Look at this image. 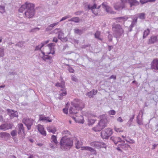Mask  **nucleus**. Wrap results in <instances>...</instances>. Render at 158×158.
<instances>
[{
	"mask_svg": "<svg viewBox=\"0 0 158 158\" xmlns=\"http://www.w3.org/2000/svg\"><path fill=\"white\" fill-rule=\"evenodd\" d=\"M34 4L32 3L26 2L24 4L22 5L19 10L20 13L24 12L23 16L28 18H32L35 14Z\"/></svg>",
	"mask_w": 158,
	"mask_h": 158,
	"instance_id": "1",
	"label": "nucleus"
},
{
	"mask_svg": "<svg viewBox=\"0 0 158 158\" xmlns=\"http://www.w3.org/2000/svg\"><path fill=\"white\" fill-rule=\"evenodd\" d=\"M47 46L48 47L49 49L50 50L51 52H49L47 53V55H45V53L42 51V53L43 55V56L42 58L43 60L44 61H47L49 64H51L52 62V57L48 55H49L52 54L53 55L55 53V51L54 50V48L53 47L55 46V44L54 43H50L47 45Z\"/></svg>",
	"mask_w": 158,
	"mask_h": 158,
	"instance_id": "2",
	"label": "nucleus"
},
{
	"mask_svg": "<svg viewBox=\"0 0 158 158\" xmlns=\"http://www.w3.org/2000/svg\"><path fill=\"white\" fill-rule=\"evenodd\" d=\"M101 120L98 125L93 128V129L95 131H99L107 126L108 123L107 118L105 115H102L100 116Z\"/></svg>",
	"mask_w": 158,
	"mask_h": 158,
	"instance_id": "3",
	"label": "nucleus"
},
{
	"mask_svg": "<svg viewBox=\"0 0 158 158\" xmlns=\"http://www.w3.org/2000/svg\"><path fill=\"white\" fill-rule=\"evenodd\" d=\"M60 144L61 148L69 150L73 146V142L71 139L63 137L60 140Z\"/></svg>",
	"mask_w": 158,
	"mask_h": 158,
	"instance_id": "4",
	"label": "nucleus"
},
{
	"mask_svg": "<svg viewBox=\"0 0 158 158\" xmlns=\"http://www.w3.org/2000/svg\"><path fill=\"white\" fill-rule=\"evenodd\" d=\"M112 30L114 36L116 38L120 37L124 33V30L122 26L118 24H113Z\"/></svg>",
	"mask_w": 158,
	"mask_h": 158,
	"instance_id": "5",
	"label": "nucleus"
},
{
	"mask_svg": "<svg viewBox=\"0 0 158 158\" xmlns=\"http://www.w3.org/2000/svg\"><path fill=\"white\" fill-rule=\"evenodd\" d=\"M72 105L78 111L81 110L84 107V104L82 101L78 99H75L72 102Z\"/></svg>",
	"mask_w": 158,
	"mask_h": 158,
	"instance_id": "6",
	"label": "nucleus"
},
{
	"mask_svg": "<svg viewBox=\"0 0 158 158\" xmlns=\"http://www.w3.org/2000/svg\"><path fill=\"white\" fill-rule=\"evenodd\" d=\"M110 139L112 140L115 144H117L118 142L123 143L120 145L122 148L125 150H126L127 148L130 147L129 145L127 143L124 144L125 141L122 140L119 137L112 136L111 137Z\"/></svg>",
	"mask_w": 158,
	"mask_h": 158,
	"instance_id": "7",
	"label": "nucleus"
},
{
	"mask_svg": "<svg viewBox=\"0 0 158 158\" xmlns=\"http://www.w3.org/2000/svg\"><path fill=\"white\" fill-rule=\"evenodd\" d=\"M56 86L57 87H60L62 89H60V97H59V99H61L60 97L61 96H65L66 95V91L65 88H64L65 87L64 82H63L61 83H57L56 84Z\"/></svg>",
	"mask_w": 158,
	"mask_h": 158,
	"instance_id": "8",
	"label": "nucleus"
},
{
	"mask_svg": "<svg viewBox=\"0 0 158 158\" xmlns=\"http://www.w3.org/2000/svg\"><path fill=\"white\" fill-rule=\"evenodd\" d=\"M113 133L112 130L110 128L106 129L101 133V136L103 139H108Z\"/></svg>",
	"mask_w": 158,
	"mask_h": 158,
	"instance_id": "9",
	"label": "nucleus"
},
{
	"mask_svg": "<svg viewBox=\"0 0 158 158\" xmlns=\"http://www.w3.org/2000/svg\"><path fill=\"white\" fill-rule=\"evenodd\" d=\"M33 122V119L28 118H24L23 119V122L27 126L28 130L31 129Z\"/></svg>",
	"mask_w": 158,
	"mask_h": 158,
	"instance_id": "10",
	"label": "nucleus"
},
{
	"mask_svg": "<svg viewBox=\"0 0 158 158\" xmlns=\"http://www.w3.org/2000/svg\"><path fill=\"white\" fill-rule=\"evenodd\" d=\"M51 140V143H49V146L50 148L54 149L56 147L58 142L57 141L56 136L54 135L52 136Z\"/></svg>",
	"mask_w": 158,
	"mask_h": 158,
	"instance_id": "11",
	"label": "nucleus"
},
{
	"mask_svg": "<svg viewBox=\"0 0 158 158\" xmlns=\"http://www.w3.org/2000/svg\"><path fill=\"white\" fill-rule=\"evenodd\" d=\"M90 146L95 148H106V145L103 142H100L98 141H94L90 143Z\"/></svg>",
	"mask_w": 158,
	"mask_h": 158,
	"instance_id": "12",
	"label": "nucleus"
},
{
	"mask_svg": "<svg viewBox=\"0 0 158 158\" xmlns=\"http://www.w3.org/2000/svg\"><path fill=\"white\" fill-rule=\"evenodd\" d=\"M13 125L12 123H6L2 124L0 126V130L6 131L9 129H11Z\"/></svg>",
	"mask_w": 158,
	"mask_h": 158,
	"instance_id": "13",
	"label": "nucleus"
},
{
	"mask_svg": "<svg viewBox=\"0 0 158 158\" xmlns=\"http://www.w3.org/2000/svg\"><path fill=\"white\" fill-rule=\"evenodd\" d=\"M10 137L9 133L3 132H0V138L2 140L7 141L10 138Z\"/></svg>",
	"mask_w": 158,
	"mask_h": 158,
	"instance_id": "14",
	"label": "nucleus"
},
{
	"mask_svg": "<svg viewBox=\"0 0 158 158\" xmlns=\"http://www.w3.org/2000/svg\"><path fill=\"white\" fill-rule=\"evenodd\" d=\"M121 1V2L117 3L114 5V8L116 10H120L122 9L125 7V2Z\"/></svg>",
	"mask_w": 158,
	"mask_h": 158,
	"instance_id": "15",
	"label": "nucleus"
},
{
	"mask_svg": "<svg viewBox=\"0 0 158 158\" xmlns=\"http://www.w3.org/2000/svg\"><path fill=\"white\" fill-rule=\"evenodd\" d=\"M151 69L154 70H158V60L157 59H154L151 64Z\"/></svg>",
	"mask_w": 158,
	"mask_h": 158,
	"instance_id": "16",
	"label": "nucleus"
},
{
	"mask_svg": "<svg viewBox=\"0 0 158 158\" xmlns=\"http://www.w3.org/2000/svg\"><path fill=\"white\" fill-rule=\"evenodd\" d=\"M19 127L18 134L22 136L23 138L24 137L25 134L24 133V128L23 125L22 124H19L18 125Z\"/></svg>",
	"mask_w": 158,
	"mask_h": 158,
	"instance_id": "17",
	"label": "nucleus"
},
{
	"mask_svg": "<svg viewBox=\"0 0 158 158\" xmlns=\"http://www.w3.org/2000/svg\"><path fill=\"white\" fill-rule=\"evenodd\" d=\"M6 111L11 118H13L14 117H17L18 116V113L16 111H15L13 110L9 109H7Z\"/></svg>",
	"mask_w": 158,
	"mask_h": 158,
	"instance_id": "18",
	"label": "nucleus"
},
{
	"mask_svg": "<svg viewBox=\"0 0 158 158\" xmlns=\"http://www.w3.org/2000/svg\"><path fill=\"white\" fill-rule=\"evenodd\" d=\"M158 41L157 37L156 36L152 35L148 39V44H154Z\"/></svg>",
	"mask_w": 158,
	"mask_h": 158,
	"instance_id": "19",
	"label": "nucleus"
},
{
	"mask_svg": "<svg viewBox=\"0 0 158 158\" xmlns=\"http://www.w3.org/2000/svg\"><path fill=\"white\" fill-rule=\"evenodd\" d=\"M97 6V4L95 3H94L93 6H91L89 4L87 6L88 9L89 10H91L92 12L95 15H97L98 14V13L96 11L94 10L96 8Z\"/></svg>",
	"mask_w": 158,
	"mask_h": 158,
	"instance_id": "20",
	"label": "nucleus"
},
{
	"mask_svg": "<svg viewBox=\"0 0 158 158\" xmlns=\"http://www.w3.org/2000/svg\"><path fill=\"white\" fill-rule=\"evenodd\" d=\"M101 6L103 8L105 9L106 11L107 12L111 14L114 13V12L112 11L110 7L108 6L106 3H103Z\"/></svg>",
	"mask_w": 158,
	"mask_h": 158,
	"instance_id": "21",
	"label": "nucleus"
},
{
	"mask_svg": "<svg viewBox=\"0 0 158 158\" xmlns=\"http://www.w3.org/2000/svg\"><path fill=\"white\" fill-rule=\"evenodd\" d=\"M38 129L39 132L43 135L46 136V131L44 130L43 126L39 124L38 126Z\"/></svg>",
	"mask_w": 158,
	"mask_h": 158,
	"instance_id": "22",
	"label": "nucleus"
},
{
	"mask_svg": "<svg viewBox=\"0 0 158 158\" xmlns=\"http://www.w3.org/2000/svg\"><path fill=\"white\" fill-rule=\"evenodd\" d=\"M82 150H86L89 151L93 154H96V151L93 148L88 146H83L81 147Z\"/></svg>",
	"mask_w": 158,
	"mask_h": 158,
	"instance_id": "23",
	"label": "nucleus"
},
{
	"mask_svg": "<svg viewBox=\"0 0 158 158\" xmlns=\"http://www.w3.org/2000/svg\"><path fill=\"white\" fill-rule=\"evenodd\" d=\"M73 118L76 123H84V120L83 116L81 115H80L79 118H77L73 117Z\"/></svg>",
	"mask_w": 158,
	"mask_h": 158,
	"instance_id": "24",
	"label": "nucleus"
},
{
	"mask_svg": "<svg viewBox=\"0 0 158 158\" xmlns=\"http://www.w3.org/2000/svg\"><path fill=\"white\" fill-rule=\"evenodd\" d=\"M39 120L43 121H46L49 122H52V120L50 119V118L48 117L41 116Z\"/></svg>",
	"mask_w": 158,
	"mask_h": 158,
	"instance_id": "25",
	"label": "nucleus"
},
{
	"mask_svg": "<svg viewBox=\"0 0 158 158\" xmlns=\"http://www.w3.org/2000/svg\"><path fill=\"white\" fill-rule=\"evenodd\" d=\"M97 91V90L94 89L93 90L87 93L86 95L90 98H92L94 95L96 94Z\"/></svg>",
	"mask_w": 158,
	"mask_h": 158,
	"instance_id": "26",
	"label": "nucleus"
},
{
	"mask_svg": "<svg viewBox=\"0 0 158 158\" xmlns=\"http://www.w3.org/2000/svg\"><path fill=\"white\" fill-rule=\"evenodd\" d=\"M137 20V17L135 18L132 22L131 23L130 26V27H131V29H130V31H131L132 30V28L136 24Z\"/></svg>",
	"mask_w": 158,
	"mask_h": 158,
	"instance_id": "27",
	"label": "nucleus"
},
{
	"mask_svg": "<svg viewBox=\"0 0 158 158\" xmlns=\"http://www.w3.org/2000/svg\"><path fill=\"white\" fill-rule=\"evenodd\" d=\"M79 20L80 19L78 17H74L69 19V21H72L76 23H77L79 22Z\"/></svg>",
	"mask_w": 158,
	"mask_h": 158,
	"instance_id": "28",
	"label": "nucleus"
},
{
	"mask_svg": "<svg viewBox=\"0 0 158 158\" xmlns=\"http://www.w3.org/2000/svg\"><path fill=\"white\" fill-rule=\"evenodd\" d=\"M77 110L74 107H70L69 109V112L70 114H76L77 113Z\"/></svg>",
	"mask_w": 158,
	"mask_h": 158,
	"instance_id": "29",
	"label": "nucleus"
},
{
	"mask_svg": "<svg viewBox=\"0 0 158 158\" xmlns=\"http://www.w3.org/2000/svg\"><path fill=\"white\" fill-rule=\"evenodd\" d=\"M150 31L149 29L148 28L143 32V38L144 39L150 33Z\"/></svg>",
	"mask_w": 158,
	"mask_h": 158,
	"instance_id": "30",
	"label": "nucleus"
},
{
	"mask_svg": "<svg viewBox=\"0 0 158 158\" xmlns=\"http://www.w3.org/2000/svg\"><path fill=\"white\" fill-rule=\"evenodd\" d=\"M47 130L48 131L51 132L53 133H54L56 131V128L53 127H49L47 128Z\"/></svg>",
	"mask_w": 158,
	"mask_h": 158,
	"instance_id": "31",
	"label": "nucleus"
},
{
	"mask_svg": "<svg viewBox=\"0 0 158 158\" xmlns=\"http://www.w3.org/2000/svg\"><path fill=\"white\" fill-rule=\"evenodd\" d=\"M100 34L101 33L100 31H97L95 34L94 36L98 40H102V39L100 37Z\"/></svg>",
	"mask_w": 158,
	"mask_h": 158,
	"instance_id": "32",
	"label": "nucleus"
},
{
	"mask_svg": "<svg viewBox=\"0 0 158 158\" xmlns=\"http://www.w3.org/2000/svg\"><path fill=\"white\" fill-rule=\"evenodd\" d=\"M75 144L76 148L78 149L81 147V146L82 145V143L79 142V141L76 140Z\"/></svg>",
	"mask_w": 158,
	"mask_h": 158,
	"instance_id": "33",
	"label": "nucleus"
},
{
	"mask_svg": "<svg viewBox=\"0 0 158 158\" xmlns=\"http://www.w3.org/2000/svg\"><path fill=\"white\" fill-rule=\"evenodd\" d=\"M138 15V18L140 19H143L145 18V14L144 13H139Z\"/></svg>",
	"mask_w": 158,
	"mask_h": 158,
	"instance_id": "34",
	"label": "nucleus"
},
{
	"mask_svg": "<svg viewBox=\"0 0 158 158\" xmlns=\"http://www.w3.org/2000/svg\"><path fill=\"white\" fill-rule=\"evenodd\" d=\"M64 33L60 30L59 31V33L58 34V37L59 39L61 40L62 37L64 36Z\"/></svg>",
	"mask_w": 158,
	"mask_h": 158,
	"instance_id": "35",
	"label": "nucleus"
},
{
	"mask_svg": "<svg viewBox=\"0 0 158 158\" xmlns=\"http://www.w3.org/2000/svg\"><path fill=\"white\" fill-rule=\"evenodd\" d=\"M128 19L127 17H120L117 18V20H122L123 22L127 20Z\"/></svg>",
	"mask_w": 158,
	"mask_h": 158,
	"instance_id": "36",
	"label": "nucleus"
},
{
	"mask_svg": "<svg viewBox=\"0 0 158 158\" xmlns=\"http://www.w3.org/2000/svg\"><path fill=\"white\" fill-rule=\"evenodd\" d=\"M95 120L94 119H88V125L89 126L92 125L95 123Z\"/></svg>",
	"mask_w": 158,
	"mask_h": 158,
	"instance_id": "37",
	"label": "nucleus"
},
{
	"mask_svg": "<svg viewBox=\"0 0 158 158\" xmlns=\"http://www.w3.org/2000/svg\"><path fill=\"white\" fill-rule=\"evenodd\" d=\"M74 32L76 34H77L80 35L82 34V31L81 30L79 29H74Z\"/></svg>",
	"mask_w": 158,
	"mask_h": 158,
	"instance_id": "38",
	"label": "nucleus"
},
{
	"mask_svg": "<svg viewBox=\"0 0 158 158\" xmlns=\"http://www.w3.org/2000/svg\"><path fill=\"white\" fill-rule=\"evenodd\" d=\"M40 28L39 27H35L33 28L29 31L30 32L35 33L37 31H39Z\"/></svg>",
	"mask_w": 158,
	"mask_h": 158,
	"instance_id": "39",
	"label": "nucleus"
},
{
	"mask_svg": "<svg viewBox=\"0 0 158 158\" xmlns=\"http://www.w3.org/2000/svg\"><path fill=\"white\" fill-rule=\"evenodd\" d=\"M24 42L23 41L19 42L17 43L15 45L20 48L22 47L23 45Z\"/></svg>",
	"mask_w": 158,
	"mask_h": 158,
	"instance_id": "40",
	"label": "nucleus"
},
{
	"mask_svg": "<svg viewBox=\"0 0 158 158\" xmlns=\"http://www.w3.org/2000/svg\"><path fill=\"white\" fill-rule=\"evenodd\" d=\"M5 12V7L0 5V12L3 13Z\"/></svg>",
	"mask_w": 158,
	"mask_h": 158,
	"instance_id": "41",
	"label": "nucleus"
},
{
	"mask_svg": "<svg viewBox=\"0 0 158 158\" xmlns=\"http://www.w3.org/2000/svg\"><path fill=\"white\" fill-rule=\"evenodd\" d=\"M12 137H14L17 135V132L16 130H13L11 131L10 133Z\"/></svg>",
	"mask_w": 158,
	"mask_h": 158,
	"instance_id": "42",
	"label": "nucleus"
},
{
	"mask_svg": "<svg viewBox=\"0 0 158 158\" xmlns=\"http://www.w3.org/2000/svg\"><path fill=\"white\" fill-rule=\"evenodd\" d=\"M71 17V16L70 15H67L63 17L60 21V22H61L64 20H66V19L70 18Z\"/></svg>",
	"mask_w": 158,
	"mask_h": 158,
	"instance_id": "43",
	"label": "nucleus"
},
{
	"mask_svg": "<svg viewBox=\"0 0 158 158\" xmlns=\"http://www.w3.org/2000/svg\"><path fill=\"white\" fill-rule=\"evenodd\" d=\"M71 80L77 82L78 81V79L74 75H72L71 76Z\"/></svg>",
	"mask_w": 158,
	"mask_h": 158,
	"instance_id": "44",
	"label": "nucleus"
},
{
	"mask_svg": "<svg viewBox=\"0 0 158 158\" xmlns=\"http://www.w3.org/2000/svg\"><path fill=\"white\" fill-rule=\"evenodd\" d=\"M108 113L109 114L114 115L116 113V112L114 110H112L109 111Z\"/></svg>",
	"mask_w": 158,
	"mask_h": 158,
	"instance_id": "45",
	"label": "nucleus"
},
{
	"mask_svg": "<svg viewBox=\"0 0 158 158\" xmlns=\"http://www.w3.org/2000/svg\"><path fill=\"white\" fill-rule=\"evenodd\" d=\"M49 41V40H48L47 41H45L41 43L40 44L41 45V47H43L44 46L45 44H48Z\"/></svg>",
	"mask_w": 158,
	"mask_h": 158,
	"instance_id": "46",
	"label": "nucleus"
},
{
	"mask_svg": "<svg viewBox=\"0 0 158 158\" xmlns=\"http://www.w3.org/2000/svg\"><path fill=\"white\" fill-rule=\"evenodd\" d=\"M4 55V50L3 48H0V56L2 57Z\"/></svg>",
	"mask_w": 158,
	"mask_h": 158,
	"instance_id": "47",
	"label": "nucleus"
},
{
	"mask_svg": "<svg viewBox=\"0 0 158 158\" xmlns=\"http://www.w3.org/2000/svg\"><path fill=\"white\" fill-rule=\"evenodd\" d=\"M42 47H41V44L38 45L37 46H36L35 47V51H37V50H41V48Z\"/></svg>",
	"mask_w": 158,
	"mask_h": 158,
	"instance_id": "48",
	"label": "nucleus"
},
{
	"mask_svg": "<svg viewBox=\"0 0 158 158\" xmlns=\"http://www.w3.org/2000/svg\"><path fill=\"white\" fill-rule=\"evenodd\" d=\"M137 123L139 125H142L143 124L142 121L141 120L139 119L138 117H137Z\"/></svg>",
	"mask_w": 158,
	"mask_h": 158,
	"instance_id": "49",
	"label": "nucleus"
},
{
	"mask_svg": "<svg viewBox=\"0 0 158 158\" xmlns=\"http://www.w3.org/2000/svg\"><path fill=\"white\" fill-rule=\"evenodd\" d=\"M140 2L141 4H143L148 2V0H140Z\"/></svg>",
	"mask_w": 158,
	"mask_h": 158,
	"instance_id": "50",
	"label": "nucleus"
},
{
	"mask_svg": "<svg viewBox=\"0 0 158 158\" xmlns=\"http://www.w3.org/2000/svg\"><path fill=\"white\" fill-rule=\"evenodd\" d=\"M68 70H69V72L71 73H73L74 71V70L72 67H69V68Z\"/></svg>",
	"mask_w": 158,
	"mask_h": 158,
	"instance_id": "51",
	"label": "nucleus"
},
{
	"mask_svg": "<svg viewBox=\"0 0 158 158\" xmlns=\"http://www.w3.org/2000/svg\"><path fill=\"white\" fill-rule=\"evenodd\" d=\"M83 12L81 11H79L74 13V14L76 15H80Z\"/></svg>",
	"mask_w": 158,
	"mask_h": 158,
	"instance_id": "52",
	"label": "nucleus"
},
{
	"mask_svg": "<svg viewBox=\"0 0 158 158\" xmlns=\"http://www.w3.org/2000/svg\"><path fill=\"white\" fill-rule=\"evenodd\" d=\"M59 22H57L56 23H53L52 24L49 25V26L51 27V28L52 29V28L55 26L57 25L58 23Z\"/></svg>",
	"mask_w": 158,
	"mask_h": 158,
	"instance_id": "53",
	"label": "nucleus"
},
{
	"mask_svg": "<svg viewBox=\"0 0 158 158\" xmlns=\"http://www.w3.org/2000/svg\"><path fill=\"white\" fill-rule=\"evenodd\" d=\"M108 33H109V35H108L109 40L110 42L111 41H112V35H111L109 34V32H108Z\"/></svg>",
	"mask_w": 158,
	"mask_h": 158,
	"instance_id": "54",
	"label": "nucleus"
},
{
	"mask_svg": "<svg viewBox=\"0 0 158 158\" xmlns=\"http://www.w3.org/2000/svg\"><path fill=\"white\" fill-rule=\"evenodd\" d=\"M52 29V28H51V27L49 25L48 26V27L46 28L45 30L46 31H51Z\"/></svg>",
	"mask_w": 158,
	"mask_h": 158,
	"instance_id": "55",
	"label": "nucleus"
},
{
	"mask_svg": "<svg viewBox=\"0 0 158 158\" xmlns=\"http://www.w3.org/2000/svg\"><path fill=\"white\" fill-rule=\"evenodd\" d=\"M60 28H56L53 31V32L56 34H57V33H59V31L60 30Z\"/></svg>",
	"mask_w": 158,
	"mask_h": 158,
	"instance_id": "56",
	"label": "nucleus"
},
{
	"mask_svg": "<svg viewBox=\"0 0 158 158\" xmlns=\"http://www.w3.org/2000/svg\"><path fill=\"white\" fill-rule=\"evenodd\" d=\"M114 130L117 132H120L122 131L121 128H118L116 127H114Z\"/></svg>",
	"mask_w": 158,
	"mask_h": 158,
	"instance_id": "57",
	"label": "nucleus"
},
{
	"mask_svg": "<svg viewBox=\"0 0 158 158\" xmlns=\"http://www.w3.org/2000/svg\"><path fill=\"white\" fill-rule=\"evenodd\" d=\"M61 41L63 42H66L67 41L68 39L66 37L62 38L61 40H60Z\"/></svg>",
	"mask_w": 158,
	"mask_h": 158,
	"instance_id": "58",
	"label": "nucleus"
},
{
	"mask_svg": "<svg viewBox=\"0 0 158 158\" xmlns=\"http://www.w3.org/2000/svg\"><path fill=\"white\" fill-rule=\"evenodd\" d=\"M134 115H133L130 118L129 120L127 122L128 123H129L132 122L133 121V120L134 119Z\"/></svg>",
	"mask_w": 158,
	"mask_h": 158,
	"instance_id": "59",
	"label": "nucleus"
},
{
	"mask_svg": "<svg viewBox=\"0 0 158 158\" xmlns=\"http://www.w3.org/2000/svg\"><path fill=\"white\" fill-rule=\"evenodd\" d=\"M117 120L118 122H120V123L122 122L123 121V119L121 117H118L117 119Z\"/></svg>",
	"mask_w": 158,
	"mask_h": 158,
	"instance_id": "60",
	"label": "nucleus"
},
{
	"mask_svg": "<svg viewBox=\"0 0 158 158\" xmlns=\"http://www.w3.org/2000/svg\"><path fill=\"white\" fill-rule=\"evenodd\" d=\"M125 140L127 142H129L130 143H135L134 140L132 139H130V141H128L127 139H125Z\"/></svg>",
	"mask_w": 158,
	"mask_h": 158,
	"instance_id": "61",
	"label": "nucleus"
},
{
	"mask_svg": "<svg viewBox=\"0 0 158 158\" xmlns=\"http://www.w3.org/2000/svg\"><path fill=\"white\" fill-rule=\"evenodd\" d=\"M64 134L66 135H70V132L68 130L64 131Z\"/></svg>",
	"mask_w": 158,
	"mask_h": 158,
	"instance_id": "62",
	"label": "nucleus"
},
{
	"mask_svg": "<svg viewBox=\"0 0 158 158\" xmlns=\"http://www.w3.org/2000/svg\"><path fill=\"white\" fill-rule=\"evenodd\" d=\"M58 40L57 38L56 37H55L53 38V40H52V41L53 42H55V43H57L58 42Z\"/></svg>",
	"mask_w": 158,
	"mask_h": 158,
	"instance_id": "63",
	"label": "nucleus"
},
{
	"mask_svg": "<svg viewBox=\"0 0 158 158\" xmlns=\"http://www.w3.org/2000/svg\"><path fill=\"white\" fill-rule=\"evenodd\" d=\"M90 46V45L89 44H86V45H84L82 46V48H86V47H88Z\"/></svg>",
	"mask_w": 158,
	"mask_h": 158,
	"instance_id": "64",
	"label": "nucleus"
}]
</instances>
